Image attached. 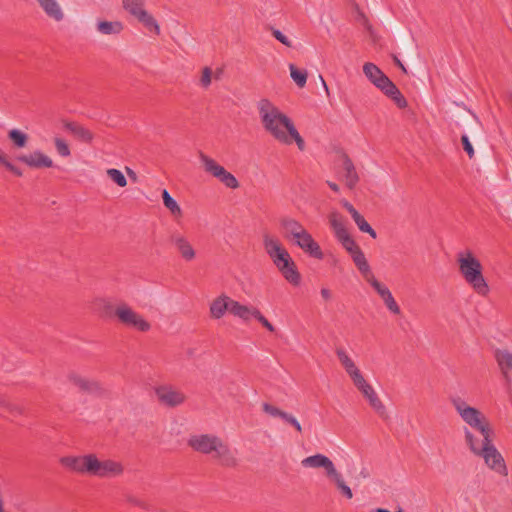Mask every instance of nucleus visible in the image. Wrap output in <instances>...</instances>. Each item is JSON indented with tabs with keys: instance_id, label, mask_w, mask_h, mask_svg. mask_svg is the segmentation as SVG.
Returning a JSON list of instances; mask_svg holds the SVG:
<instances>
[{
	"instance_id": "nucleus-1",
	"label": "nucleus",
	"mask_w": 512,
	"mask_h": 512,
	"mask_svg": "<svg viewBox=\"0 0 512 512\" xmlns=\"http://www.w3.org/2000/svg\"><path fill=\"white\" fill-rule=\"evenodd\" d=\"M257 108L265 131L276 141L285 145H291L295 142L300 151L305 149V141L297 131L293 121L270 100L261 99Z\"/></svg>"
},
{
	"instance_id": "nucleus-41",
	"label": "nucleus",
	"mask_w": 512,
	"mask_h": 512,
	"mask_svg": "<svg viewBox=\"0 0 512 512\" xmlns=\"http://www.w3.org/2000/svg\"><path fill=\"white\" fill-rule=\"evenodd\" d=\"M54 145L56 148L57 153L62 157H68L70 156V148L69 145L66 143V141L62 138L55 137L54 138Z\"/></svg>"
},
{
	"instance_id": "nucleus-53",
	"label": "nucleus",
	"mask_w": 512,
	"mask_h": 512,
	"mask_svg": "<svg viewBox=\"0 0 512 512\" xmlns=\"http://www.w3.org/2000/svg\"><path fill=\"white\" fill-rule=\"evenodd\" d=\"M327 184L334 192H339V186L336 183L327 181Z\"/></svg>"
},
{
	"instance_id": "nucleus-60",
	"label": "nucleus",
	"mask_w": 512,
	"mask_h": 512,
	"mask_svg": "<svg viewBox=\"0 0 512 512\" xmlns=\"http://www.w3.org/2000/svg\"><path fill=\"white\" fill-rule=\"evenodd\" d=\"M132 502H133L134 504H136V505H139V503L137 502V500H134V501H132Z\"/></svg>"
},
{
	"instance_id": "nucleus-9",
	"label": "nucleus",
	"mask_w": 512,
	"mask_h": 512,
	"mask_svg": "<svg viewBox=\"0 0 512 512\" xmlns=\"http://www.w3.org/2000/svg\"><path fill=\"white\" fill-rule=\"evenodd\" d=\"M115 319L122 326L139 332H148L151 329V324L124 301L116 304Z\"/></svg>"
},
{
	"instance_id": "nucleus-45",
	"label": "nucleus",
	"mask_w": 512,
	"mask_h": 512,
	"mask_svg": "<svg viewBox=\"0 0 512 512\" xmlns=\"http://www.w3.org/2000/svg\"><path fill=\"white\" fill-rule=\"evenodd\" d=\"M468 130H469L471 136L474 138L481 135L482 125H481V122L479 121V119L475 115H473L472 120L469 121V123H468Z\"/></svg>"
},
{
	"instance_id": "nucleus-25",
	"label": "nucleus",
	"mask_w": 512,
	"mask_h": 512,
	"mask_svg": "<svg viewBox=\"0 0 512 512\" xmlns=\"http://www.w3.org/2000/svg\"><path fill=\"white\" fill-rule=\"evenodd\" d=\"M336 355H337L341 365L345 369L346 373L351 378L352 382L354 380H356L357 378H359L360 376H362V373L360 372V370L355 365L354 361L348 356V354L346 353V351L344 349L337 348Z\"/></svg>"
},
{
	"instance_id": "nucleus-48",
	"label": "nucleus",
	"mask_w": 512,
	"mask_h": 512,
	"mask_svg": "<svg viewBox=\"0 0 512 512\" xmlns=\"http://www.w3.org/2000/svg\"><path fill=\"white\" fill-rule=\"evenodd\" d=\"M102 303L103 315L106 317L115 318L116 305H113L111 302L107 300H102Z\"/></svg>"
},
{
	"instance_id": "nucleus-47",
	"label": "nucleus",
	"mask_w": 512,
	"mask_h": 512,
	"mask_svg": "<svg viewBox=\"0 0 512 512\" xmlns=\"http://www.w3.org/2000/svg\"><path fill=\"white\" fill-rule=\"evenodd\" d=\"M461 142L463 145V149L467 153L468 157L470 159L474 158V156H475L474 148H473L467 134H463L461 136Z\"/></svg>"
},
{
	"instance_id": "nucleus-49",
	"label": "nucleus",
	"mask_w": 512,
	"mask_h": 512,
	"mask_svg": "<svg viewBox=\"0 0 512 512\" xmlns=\"http://www.w3.org/2000/svg\"><path fill=\"white\" fill-rule=\"evenodd\" d=\"M4 408L12 414H16V415L24 414V408L22 406L15 404V403H11L9 400H8V405H5Z\"/></svg>"
},
{
	"instance_id": "nucleus-56",
	"label": "nucleus",
	"mask_w": 512,
	"mask_h": 512,
	"mask_svg": "<svg viewBox=\"0 0 512 512\" xmlns=\"http://www.w3.org/2000/svg\"><path fill=\"white\" fill-rule=\"evenodd\" d=\"M507 101L512 106V91L507 93Z\"/></svg>"
},
{
	"instance_id": "nucleus-4",
	"label": "nucleus",
	"mask_w": 512,
	"mask_h": 512,
	"mask_svg": "<svg viewBox=\"0 0 512 512\" xmlns=\"http://www.w3.org/2000/svg\"><path fill=\"white\" fill-rule=\"evenodd\" d=\"M459 272L465 282L480 296H487L489 285L483 275V267L478 258L471 252L465 251L457 254Z\"/></svg>"
},
{
	"instance_id": "nucleus-22",
	"label": "nucleus",
	"mask_w": 512,
	"mask_h": 512,
	"mask_svg": "<svg viewBox=\"0 0 512 512\" xmlns=\"http://www.w3.org/2000/svg\"><path fill=\"white\" fill-rule=\"evenodd\" d=\"M343 207L350 213L352 219L361 232L368 233L373 239L377 238L376 231L370 226L365 218L346 200L342 201Z\"/></svg>"
},
{
	"instance_id": "nucleus-6",
	"label": "nucleus",
	"mask_w": 512,
	"mask_h": 512,
	"mask_svg": "<svg viewBox=\"0 0 512 512\" xmlns=\"http://www.w3.org/2000/svg\"><path fill=\"white\" fill-rule=\"evenodd\" d=\"M451 402L461 419L470 427L469 430L477 431L482 438L493 435L488 419L480 410L468 405L460 397L453 398Z\"/></svg>"
},
{
	"instance_id": "nucleus-19",
	"label": "nucleus",
	"mask_w": 512,
	"mask_h": 512,
	"mask_svg": "<svg viewBox=\"0 0 512 512\" xmlns=\"http://www.w3.org/2000/svg\"><path fill=\"white\" fill-rule=\"evenodd\" d=\"M17 160L34 169L51 168L53 166V160L40 150L19 155Z\"/></svg>"
},
{
	"instance_id": "nucleus-10",
	"label": "nucleus",
	"mask_w": 512,
	"mask_h": 512,
	"mask_svg": "<svg viewBox=\"0 0 512 512\" xmlns=\"http://www.w3.org/2000/svg\"><path fill=\"white\" fill-rule=\"evenodd\" d=\"M199 160L201 162L203 170L211 176L218 179L223 185L230 189H237L240 184L237 178L227 171L222 165L216 160L209 157L202 151L198 153Z\"/></svg>"
},
{
	"instance_id": "nucleus-5",
	"label": "nucleus",
	"mask_w": 512,
	"mask_h": 512,
	"mask_svg": "<svg viewBox=\"0 0 512 512\" xmlns=\"http://www.w3.org/2000/svg\"><path fill=\"white\" fill-rule=\"evenodd\" d=\"M301 465L304 468L324 469L327 479L335 485L344 497L347 499H351L353 497L352 490L346 484L343 475L337 470L332 460L326 455L318 453L308 456L302 459Z\"/></svg>"
},
{
	"instance_id": "nucleus-55",
	"label": "nucleus",
	"mask_w": 512,
	"mask_h": 512,
	"mask_svg": "<svg viewBox=\"0 0 512 512\" xmlns=\"http://www.w3.org/2000/svg\"><path fill=\"white\" fill-rule=\"evenodd\" d=\"M319 78H320V81H321V83H322V85H323V87H324V89H325V91H326L327 95H329V88H328V86H327V84H326V82H325L324 78H323L321 75L319 76Z\"/></svg>"
},
{
	"instance_id": "nucleus-50",
	"label": "nucleus",
	"mask_w": 512,
	"mask_h": 512,
	"mask_svg": "<svg viewBox=\"0 0 512 512\" xmlns=\"http://www.w3.org/2000/svg\"><path fill=\"white\" fill-rule=\"evenodd\" d=\"M288 424L291 425L292 427H294L297 432L302 433V426H301L300 422L296 419V417L293 416L289 420Z\"/></svg>"
},
{
	"instance_id": "nucleus-35",
	"label": "nucleus",
	"mask_w": 512,
	"mask_h": 512,
	"mask_svg": "<svg viewBox=\"0 0 512 512\" xmlns=\"http://www.w3.org/2000/svg\"><path fill=\"white\" fill-rule=\"evenodd\" d=\"M495 359L503 372L506 368L512 370V352L508 350H497L495 352Z\"/></svg>"
},
{
	"instance_id": "nucleus-28",
	"label": "nucleus",
	"mask_w": 512,
	"mask_h": 512,
	"mask_svg": "<svg viewBox=\"0 0 512 512\" xmlns=\"http://www.w3.org/2000/svg\"><path fill=\"white\" fill-rule=\"evenodd\" d=\"M342 159L345 171V183L349 189H353L359 181L356 168L347 154H343Z\"/></svg>"
},
{
	"instance_id": "nucleus-38",
	"label": "nucleus",
	"mask_w": 512,
	"mask_h": 512,
	"mask_svg": "<svg viewBox=\"0 0 512 512\" xmlns=\"http://www.w3.org/2000/svg\"><path fill=\"white\" fill-rule=\"evenodd\" d=\"M338 241L350 255L361 249L349 233L339 238Z\"/></svg>"
},
{
	"instance_id": "nucleus-8",
	"label": "nucleus",
	"mask_w": 512,
	"mask_h": 512,
	"mask_svg": "<svg viewBox=\"0 0 512 512\" xmlns=\"http://www.w3.org/2000/svg\"><path fill=\"white\" fill-rule=\"evenodd\" d=\"M60 463L73 472L98 478L103 459L94 453H89L81 456H64L60 459Z\"/></svg>"
},
{
	"instance_id": "nucleus-20",
	"label": "nucleus",
	"mask_w": 512,
	"mask_h": 512,
	"mask_svg": "<svg viewBox=\"0 0 512 512\" xmlns=\"http://www.w3.org/2000/svg\"><path fill=\"white\" fill-rule=\"evenodd\" d=\"M295 244L300 247L305 253L316 259H322L324 254L318 245V243L313 239L312 235L305 230L302 234H300L295 239Z\"/></svg>"
},
{
	"instance_id": "nucleus-26",
	"label": "nucleus",
	"mask_w": 512,
	"mask_h": 512,
	"mask_svg": "<svg viewBox=\"0 0 512 512\" xmlns=\"http://www.w3.org/2000/svg\"><path fill=\"white\" fill-rule=\"evenodd\" d=\"M280 226L286 238L292 237L295 239L306 230L299 221L291 217H282L280 219Z\"/></svg>"
},
{
	"instance_id": "nucleus-18",
	"label": "nucleus",
	"mask_w": 512,
	"mask_h": 512,
	"mask_svg": "<svg viewBox=\"0 0 512 512\" xmlns=\"http://www.w3.org/2000/svg\"><path fill=\"white\" fill-rule=\"evenodd\" d=\"M219 436L215 434H196L188 439V446L203 455L212 454L213 445Z\"/></svg>"
},
{
	"instance_id": "nucleus-24",
	"label": "nucleus",
	"mask_w": 512,
	"mask_h": 512,
	"mask_svg": "<svg viewBox=\"0 0 512 512\" xmlns=\"http://www.w3.org/2000/svg\"><path fill=\"white\" fill-rule=\"evenodd\" d=\"M64 128L83 143L90 144L94 139L93 133L77 122H64Z\"/></svg>"
},
{
	"instance_id": "nucleus-44",
	"label": "nucleus",
	"mask_w": 512,
	"mask_h": 512,
	"mask_svg": "<svg viewBox=\"0 0 512 512\" xmlns=\"http://www.w3.org/2000/svg\"><path fill=\"white\" fill-rule=\"evenodd\" d=\"M0 164L17 177H21L23 175L22 170L10 162L3 154H0Z\"/></svg>"
},
{
	"instance_id": "nucleus-58",
	"label": "nucleus",
	"mask_w": 512,
	"mask_h": 512,
	"mask_svg": "<svg viewBox=\"0 0 512 512\" xmlns=\"http://www.w3.org/2000/svg\"><path fill=\"white\" fill-rule=\"evenodd\" d=\"M375 512H390V511L385 508H377V509H375Z\"/></svg>"
},
{
	"instance_id": "nucleus-59",
	"label": "nucleus",
	"mask_w": 512,
	"mask_h": 512,
	"mask_svg": "<svg viewBox=\"0 0 512 512\" xmlns=\"http://www.w3.org/2000/svg\"><path fill=\"white\" fill-rule=\"evenodd\" d=\"M127 172H128V174L130 176H134L135 177V173L131 169L127 168Z\"/></svg>"
},
{
	"instance_id": "nucleus-46",
	"label": "nucleus",
	"mask_w": 512,
	"mask_h": 512,
	"mask_svg": "<svg viewBox=\"0 0 512 512\" xmlns=\"http://www.w3.org/2000/svg\"><path fill=\"white\" fill-rule=\"evenodd\" d=\"M212 69L210 67H204L202 69L201 77H200V85L203 88H208L211 85L212 82Z\"/></svg>"
},
{
	"instance_id": "nucleus-12",
	"label": "nucleus",
	"mask_w": 512,
	"mask_h": 512,
	"mask_svg": "<svg viewBox=\"0 0 512 512\" xmlns=\"http://www.w3.org/2000/svg\"><path fill=\"white\" fill-rule=\"evenodd\" d=\"M230 305H232L230 314L233 316L240 318L244 322H248L251 318H254L269 332L275 331V327L272 325V323H270L268 319L264 317L261 311L255 306L243 305L236 300H233V303H230Z\"/></svg>"
},
{
	"instance_id": "nucleus-30",
	"label": "nucleus",
	"mask_w": 512,
	"mask_h": 512,
	"mask_svg": "<svg viewBox=\"0 0 512 512\" xmlns=\"http://www.w3.org/2000/svg\"><path fill=\"white\" fill-rule=\"evenodd\" d=\"M124 29L120 21H98L97 31L102 35H118Z\"/></svg>"
},
{
	"instance_id": "nucleus-3",
	"label": "nucleus",
	"mask_w": 512,
	"mask_h": 512,
	"mask_svg": "<svg viewBox=\"0 0 512 512\" xmlns=\"http://www.w3.org/2000/svg\"><path fill=\"white\" fill-rule=\"evenodd\" d=\"M263 247L283 277L290 284L298 286L301 282L300 273L298 272L289 252L282 245L281 241L276 236L265 232L263 234Z\"/></svg>"
},
{
	"instance_id": "nucleus-23",
	"label": "nucleus",
	"mask_w": 512,
	"mask_h": 512,
	"mask_svg": "<svg viewBox=\"0 0 512 512\" xmlns=\"http://www.w3.org/2000/svg\"><path fill=\"white\" fill-rule=\"evenodd\" d=\"M123 473L124 466L121 462L104 458L101 473H99L98 478H115L121 476Z\"/></svg>"
},
{
	"instance_id": "nucleus-13",
	"label": "nucleus",
	"mask_w": 512,
	"mask_h": 512,
	"mask_svg": "<svg viewBox=\"0 0 512 512\" xmlns=\"http://www.w3.org/2000/svg\"><path fill=\"white\" fill-rule=\"evenodd\" d=\"M354 386L362 393V395L367 399L369 405L372 409L383 419L388 418V413L385 405L378 397L374 388L366 381L364 376H360L356 380L353 381Z\"/></svg>"
},
{
	"instance_id": "nucleus-37",
	"label": "nucleus",
	"mask_w": 512,
	"mask_h": 512,
	"mask_svg": "<svg viewBox=\"0 0 512 512\" xmlns=\"http://www.w3.org/2000/svg\"><path fill=\"white\" fill-rule=\"evenodd\" d=\"M8 138L18 148H23L27 145L28 135L18 129H12L8 132Z\"/></svg>"
},
{
	"instance_id": "nucleus-52",
	"label": "nucleus",
	"mask_w": 512,
	"mask_h": 512,
	"mask_svg": "<svg viewBox=\"0 0 512 512\" xmlns=\"http://www.w3.org/2000/svg\"><path fill=\"white\" fill-rule=\"evenodd\" d=\"M393 60H394V63L404 72V73H407V70L405 68V66L402 64V62L396 57V56H393Z\"/></svg>"
},
{
	"instance_id": "nucleus-29",
	"label": "nucleus",
	"mask_w": 512,
	"mask_h": 512,
	"mask_svg": "<svg viewBox=\"0 0 512 512\" xmlns=\"http://www.w3.org/2000/svg\"><path fill=\"white\" fill-rule=\"evenodd\" d=\"M329 223L337 240L349 233L346 229L343 216L339 212L332 211L329 214Z\"/></svg>"
},
{
	"instance_id": "nucleus-40",
	"label": "nucleus",
	"mask_w": 512,
	"mask_h": 512,
	"mask_svg": "<svg viewBox=\"0 0 512 512\" xmlns=\"http://www.w3.org/2000/svg\"><path fill=\"white\" fill-rule=\"evenodd\" d=\"M107 175L119 187H125L127 185L126 177L120 170L115 169V168L108 169Z\"/></svg>"
},
{
	"instance_id": "nucleus-11",
	"label": "nucleus",
	"mask_w": 512,
	"mask_h": 512,
	"mask_svg": "<svg viewBox=\"0 0 512 512\" xmlns=\"http://www.w3.org/2000/svg\"><path fill=\"white\" fill-rule=\"evenodd\" d=\"M124 9L138 19L143 26L156 35H160V26L156 19L144 8V0H122Z\"/></svg>"
},
{
	"instance_id": "nucleus-42",
	"label": "nucleus",
	"mask_w": 512,
	"mask_h": 512,
	"mask_svg": "<svg viewBox=\"0 0 512 512\" xmlns=\"http://www.w3.org/2000/svg\"><path fill=\"white\" fill-rule=\"evenodd\" d=\"M382 300H383L385 306L387 307V309L392 314L399 315L401 313L400 307L397 304V302L395 301L392 293H389L388 295H386Z\"/></svg>"
},
{
	"instance_id": "nucleus-32",
	"label": "nucleus",
	"mask_w": 512,
	"mask_h": 512,
	"mask_svg": "<svg viewBox=\"0 0 512 512\" xmlns=\"http://www.w3.org/2000/svg\"><path fill=\"white\" fill-rule=\"evenodd\" d=\"M162 199L164 206L170 211V213L175 217L182 216V210L176 200L169 194V192L164 189L162 191Z\"/></svg>"
},
{
	"instance_id": "nucleus-2",
	"label": "nucleus",
	"mask_w": 512,
	"mask_h": 512,
	"mask_svg": "<svg viewBox=\"0 0 512 512\" xmlns=\"http://www.w3.org/2000/svg\"><path fill=\"white\" fill-rule=\"evenodd\" d=\"M463 432L465 443L475 456L483 458L485 464L499 475H508L505 460L493 444V435L479 439L468 427H464Z\"/></svg>"
},
{
	"instance_id": "nucleus-54",
	"label": "nucleus",
	"mask_w": 512,
	"mask_h": 512,
	"mask_svg": "<svg viewBox=\"0 0 512 512\" xmlns=\"http://www.w3.org/2000/svg\"><path fill=\"white\" fill-rule=\"evenodd\" d=\"M5 405H8V399L0 394V407L4 408Z\"/></svg>"
},
{
	"instance_id": "nucleus-33",
	"label": "nucleus",
	"mask_w": 512,
	"mask_h": 512,
	"mask_svg": "<svg viewBox=\"0 0 512 512\" xmlns=\"http://www.w3.org/2000/svg\"><path fill=\"white\" fill-rule=\"evenodd\" d=\"M262 410L266 414L270 415L271 417L282 419L287 424H288L289 420L293 417L292 414H289V413L279 409L278 407L271 405L269 403H266V402L262 404Z\"/></svg>"
},
{
	"instance_id": "nucleus-21",
	"label": "nucleus",
	"mask_w": 512,
	"mask_h": 512,
	"mask_svg": "<svg viewBox=\"0 0 512 512\" xmlns=\"http://www.w3.org/2000/svg\"><path fill=\"white\" fill-rule=\"evenodd\" d=\"M230 303H233V299L225 294L215 298L209 307L210 317L212 319H220L225 315L227 311L231 313L232 305H230Z\"/></svg>"
},
{
	"instance_id": "nucleus-51",
	"label": "nucleus",
	"mask_w": 512,
	"mask_h": 512,
	"mask_svg": "<svg viewBox=\"0 0 512 512\" xmlns=\"http://www.w3.org/2000/svg\"><path fill=\"white\" fill-rule=\"evenodd\" d=\"M321 296L323 297L324 300L328 301L331 299L332 297V294H331V291L327 288H322L321 289Z\"/></svg>"
},
{
	"instance_id": "nucleus-34",
	"label": "nucleus",
	"mask_w": 512,
	"mask_h": 512,
	"mask_svg": "<svg viewBox=\"0 0 512 512\" xmlns=\"http://www.w3.org/2000/svg\"><path fill=\"white\" fill-rule=\"evenodd\" d=\"M262 410L266 414L270 415L271 417L282 419L287 424H288L289 420L293 417L292 414H289V413L279 409L278 407L271 405L269 403H266V402L262 404Z\"/></svg>"
},
{
	"instance_id": "nucleus-36",
	"label": "nucleus",
	"mask_w": 512,
	"mask_h": 512,
	"mask_svg": "<svg viewBox=\"0 0 512 512\" xmlns=\"http://www.w3.org/2000/svg\"><path fill=\"white\" fill-rule=\"evenodd\" d=\"M290 76L299 88H303L307 82V72L299 70L294 64L289 65Z\"/></svg>"
},
{
	"instance_id": "nucleus-57",
	"label": "nucleus",
	"mask_w": 512,
	"mask_h": 512,
	"mask_svg": "<svg viewBox=\"0 0 512 512\" xmlns=\"http://www.w3.org/2000/svg\"><path fill=\"white\" fill-rule=\"evenodd\" d=\"M221 73H222V70L221 69H218L215 73V79H220V76H221Z\"/></svg>"
},
{
	"instance_id": "nucleus-16",
	"label": "nucleus",
	"mask_w": 512,
	"mask_h": 512,
	"mask_svg": "<svg viewBox=\"0 0 512 512\" xmlns=\"http://www.w3.org/2000/svg\"><path fill=\"white\" fill-rule=\"evenodd\" d=\"M155 395L160 404L167 407H177L186 400V395L171 385H161L155 388Z\"/></svg>"
},
{
	"instance_id": "nucleus-15",
	"label": "nucleus",
	"mask_w": 512,
	"mask_h": 512,
	"mask_svg": "<svg viewBox=\"0 0 512 512\" xmlns=\"http://www.w3.org/2000/svg\"><path fill=\"white\" fill-rule=\"evenodd\" d=\"M68 380L71 384L77 387L81 392L104 397L108 395V390L102 385L101 382L83 377L77 373H70Z\"/></svg>"
},
{
	"instance_id": "nucleus-61",
	"label": "nucleus",
	"mask_w": 512,
	"mask_h": 512,
	"mask_svg": "<svg viewBox=\"0 0 512 512\" xmlns=\"http://www.w3.org/2000/svg\"><path fill=\"white\" fill-rule=\"evenodd\" d=\"M395 512H403V510L401 508H399L397 511Z\"/></svg>"
},
{
	"instance_id": "nucleus-43",
	"label": "nucleus",
	"mask_w": 512,
	"mask_h": 512,
	"mask_svg": "<svg viewBox=\"0 0 512 512\" xmlns=\"http://www.w3.org/2000/svg\"><path fill=\"white\" fill-rule=\"evenodd\" d=\"M267 29L271 31L274 38L277 39L284 46L289 48L292 47V41L286 35H284L279 29H276L273 26H268Z\"/></svg>"
},
{
	"instance_id": "nucleus-17",
	"label": "nucleus",
	"mask_w": 512,
	"mask_h": 512,
	"mask_svg": "<svg viewBox=\"0 0 512 512\" xmlns=\"http://www.w3.org/2000/svg\"><path fill=\"white\" fill-rule=\"evenodd\" d=\"M169 242L184 261L190 262L196 258V250L184 234L177 231L171 233Z\"/></svg>"
},
{
	"instance_id": "nucleus-39",
	"label": "nucleus",
	"mask_w": 512,
	"mask_h": 512,
	"mask_svg": "<svg viewBox=\"0 0 512 512\" xmlns=\"http://www.w3.org/2000/svg\"><path fill=\"white\" fill-rule=\"evenodd\" d=\"M379 294V296L383 299L386 295L391 293V291L384 284L380 283L375 276L372 274L367 279H365Z\"/></svg>"
},
{
	"instance_id": "nucleus-31",
	"label": "nucleus",
	"mask_w": 512,
	"mask_h": 512,
	"mask_svg": "<svg viewBox=\"0 0 512 512\" xmlns=\"http://www.w3.org/2000/svg\"><path fill=\"white\" fill-rule=\"evenodd\" d=\"M351 257L353 259L355 266L358 268V270L365 279H367L369 276L373 274L370 265L361 249L359 251H356V253L352 254Z\"/></svg>"
},
{
	"instance_id": "nucleus-7",
	"label": "nucleus",
	"mask_w": 512,
	"mask_h": 512,
	"mask_svg": "<svg viewBox=\"0 0 512 512\" xmlns=\"http://www.w3.org/2000/svg\"><path fill=\"white\" fill-rule=\"evenodd\" d=\"M363 73L378 89L394 101L398 108L407 107V100L400 90L375 64L365 63Z\"/></svg>"
},
{
	"instance_id": "nucleus-27",
	"label": "nucleus",
	"mask_w": 512,
	"mask_h": 512,
	"mask_svg": "<svg viewBox=\"0 0 512 512\" xmlns=\"http://www.w3.org/2000/svg\"><path fill=\"white\" fill-rule=\"evenodd\" d=\"M37 2L49 18L57 22L63 20L64 13L57 0H37Z\"/></svg>"
},
{
	"instance_id": "nucleus-14",
	"label": "nucleus",
	"mask_w": 512,
	"mask_h": 512,
	"mask_svg": "<svg viewBox=\"0 0 512 512\" xmlns=\"http://www.w3.org/2000/svg\"><path fill=\"white\" fill-rule=\"evenodd\" d=\"M212 454H209L213 460L222 467L235 468L239 464V460L230 445L221 437H218L216 444L213 445Z\"/></svg>"
}]
</instances>
